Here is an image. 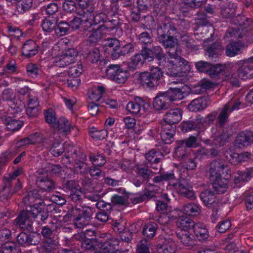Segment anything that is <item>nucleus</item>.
<instances>
[{
	"label": "nucleus",
	"instance_id": "6e6552de",
	"mask_svg": "<svg viewBox=\"0 0 253 253\" xmlns=\"http://www.w3.org/2000/svg\"><path fill=\"white\" fill-rule=\"evenodd\" d=\"M39 175L37 176L36 184L41 190L45 192H50L55 189L54 182L48 176L46 172L43 170H39L37 172Z\"/></svg>",
	"mask_w": 253,
	"mask_h": 253
},
{
	"label": "nucleus",
	"instance_id": "6ab92c4d",
	"mask_svg": "<svg viewBox=\"0 0 253 253\" xmlns=\"http://www.w3.org/2000/svg\"><path fill=\"white\" fill-rule=\"evenodd\" d=\"M73 218L75 226L78 228H83L86 225H87L90 219L86 218L85 217L81 216L80 214L78 213L77 215L74 214V212L70 211L68 213L64 216V219L66 220H69L70 218Z\"/></svg>",
	"mask_w": 253,
	"mask_h": 253
},
{
	"label": "nucleus",
	"instance_id": "f8f14e48",
	"mask_svg": "<svg viewBox=\"0 0 253 253\" xmlns=\"http://www.w3.org/2000/svg\"><path fill=\"white\" fill-rule=\"evenodd\" d=\"M1 98L3 101H9V112L11 114H18L21 111V108L19 105L15 104L13 99L15 98L13 90L9 88L4 89L1 93Z\"/></svg>",
	"mask_w": 253,
	"mask_h": 253
},
{
	"label": "nucleus",
	"instance_id": "3c124183",
	"mask_svg": "<svg viewBox=\"0 0 253 253\" xmlns=\"http://www.w3.org/2000/svg\"><path fill=\"white\" fill-rule=\"evenodd\" d=\"M176 146L174 150V156L179 159H184L186 157L187 147L184 145L183 140L176 141Z\"/></svg>",
	"mask_w": 253,
	"mask_h": 253
},
{
	"label": "nucleus",
	"instance_id": "58836bf2",
	"mask_svg": "<svg viewBox=\"0 0 253 253\" xmlns=\"http://www.w3.org/2000/svg\"><path fill=\"white\" fill-rule=\"evenodd\" d=\"M168 98L169 102L181 100L183 98V91L180 87L170 88L167 91L164 92Z\"/></svg>",
	"mask_w": 253,
	"mask_h": 253
},
{
	"label": "nucleus",
	"instance_id": "bf43d9fd",
	"mask_svg": "<svg viewBox=\"0 0 253 253\" xmlns=\"http://www.w3.org/2000/svg\"><path fill=\"white\" fill-rule=\"evenodd\" d=\"M70 27L74 29L81 28L83 31H88L87 26L85 25L81 17L74 16L70 21Z\"/></svg>",
	"mask_w": 253,
	"mask_h": 253
},
{
	"label": "nucleus",
	"instance_id": "20e7f679",
	"mask_svg": "<svg viewBox=\"0 0 253 253\" xmlns=\"http://www.w3.org/2000/svg\"><path fill=\"white\" fill-rule=\"evenodd\" d=\"M178 29L173 21L165 18L159 24L157 28L158 37L177 36Z\"/></svg>",
	"mask_w": 253,
	"mask_h": 253
},
{
	"label": "nucleus",
	"instance_id": "412c9836",
	"mask_svg": "<svg viewBox=\"0 0 253 253\" xmlns=\"http://www.w3.org/2000/svg\"><path fill=\"white\" fill-rule=\"evenodd\" d=\"M253 143V133L250 131L239 133L235 141V145L239 148L245 147Z\"/></svg>",
	"mask_w": 253,
	"mask_h": 253
},
{
	"label": "nucleus",
	"instance_id": "49530a36",
	"mask_svg": "<svg viewBox=\"0 0 253 253\" xmlns=\"http://www.w3.org/2000/svg\"><path fill=\"white\" fill-rule=\"evenodd\" d=\"M119 241L116 238H112L105 242L101 247L107 253H114L118 250Z\"/></svg>",
	"mask_w": 253,
	"mask_h": 253
},
{
	"label": "nucleus",
	"instance_id": "c9c22d12",
	"mask_svg": "<svg viewBox=\"0 0 253 253\" xmlns=\"http://www.w3.org/2000/svg\"><path fill=\"white\" fill-rule=\"evenodd\" d=\"M58 227V223L57 221L55 222L51 221L49 223L48 225L43 226L42 228L41 232L42 236L47 239L48 238H54L52 236L54 234L55 232L57 231Z\"/></svg>",
	"mask_w": 253,
	"mask_h": 253
},
{
	"label": "nucleus",
	"instance_id": "69168bd1",
	"mask_svg": "<svg viewBox=\"0 0 253 253\" xmlns=\"http://www.w3.org/2000/svg\"><path fill=\"white\" fill-rule=\"evenodd\" d=\"M45 121L48 124L54 127V124L56 123V114L54 110L51 108L44 111Z\"/></svg>",
	"mask_w": 253,
	"mask_h": 253
},
{
	"label": "nucleus",
	"instance_id": "2eb2a0df",
	"mask_svg": "<svg viewBox=\"0 0 253 253\" xmlns=\"http://www.w3.org/2000/svg\"><path fill=\"white\" fill-rule=\"evenodd\" d=\"M210 103L207 97H201L193 100L187 106L188 109L191 112H200L207 108Z\"/></svg>",
	"mask_w": 253,
	"mask_h": 253
},
{
	"label": "nucleus",
	"instance_id": "423d86ee",
	"mask_svg": "<svg viewBox=\"0 0 253 253\" xmlns=\"http://www.w3.org/2000/svg\"><path fill=\"white\" fill-rule=\"evenodd\" d=\"M78 55V51L75 48H70L62 54L56 57L53 61L54 66L63 68L73 63Z\"/></svg>",
	"mask_w": 253,
	"mask_h": 253
},
{
	"label": "nucleus",
	"instance_id": "a18cd8bd",
	"mask_svg": "<svg viewBox=\"0 0 253 253\" xmlns=\"http://www.w3.org/2000/svg\"><path fill=\"white\" fill-rule=\"evenodd\" d=\"M38 197V191L34 189L28 192L26 195L23 198V201L26 206L29 207V210H32L35 208L33 204Z\"/></svg>",
	"mask_w": 253,
	"mask_h": 253
},
{
	"label": "nucleus",
	"instance_id": "aec40b11",
	"mask_svg": "<svg viewBox=\"0 0 253 253\" xmlns=\"http://www.w3.org/2000/svg\"><path fill=\"white\" fill-rule=\"evenodd\" d=\"M182 111L179 108L170 109L164 116V122L173 126L181 121Z\"/></svg>",
	"mask_w": 253,
	"mask_h": 253
},
{
	"label": "nucleus",
	"instance_id": "7ed1b4c3",
	"mask_svg": "<svg viewBox=\"0 0 253 253\" xmlns=\"http://www.w3.org/2000/svg\"><path fill=\"white\" fill-rule=\"evenodd\" d=\"M235 66L239 78L246 80L253 77V57L238 61Z\"/></svg>",
	"mask_w": 253,
	"mask_h": 253
},
{
	"label": "nucleus",
	"instance_id": "338daca9",
	"mask_svg": "<svg viewBox=\"0 0 253 253\" xmlns=\"http://www.w3.org/2000/svg\"><path fill=\"white\" fill-rule=\"evenodd\" d=\"M31 211L32 212V217H33V219L37 218L38 221H39L40 220L41 221L44 222L48 217V213L47 211H39L36 208H34V209Z\"/></svg>",
	"mask_w": 253,
	"mask_h": 253
},
{
	"label": "nucleus",
	"instance_id": "2f4dec72",
	"mask_svg": "<svg viewBox=\"0 0 253 253\" xmlns=\"http://www.w3.org/2000/svg\"><path fill=\"white\" fill-rule=\"evenodd\" d=\"M253 177V169H247L244 171H238L234 176V181L236 184L241 182L248 181Z\"/></svg>",
	"mask_w": 253,
	"mask_h": 253
},
{
	"label": "nucleus",
	"instance_id": "c756f323",
	"mask_svg": "<svg viewBox=\"0 0 253 253\" xmlns=\"http://www.w3.org/2000/svg\"><path fill=\"white\" fill-rule=\"evenodd\" d=\"M58 242L56 239L48 238L42 243V250L43 253H55L58 247Z\"/></svg>",
	"mask_w": 253,
	"mask_h": 253
},
{
	"label": "nucleus",
	"instance_id": "864d4df0",
	"mask_svg": "<svg viewBox=\"0 0 253 253\" xmlns=\"http://www.w3.org/2000/svg\"><path fill=\"white\" fill-rule=\"evenodd\" d=\"M88 61L92 63L97 62L100 57V52L97 48H92L88 52H84L83 54Z\"/></svg>",
	"mask_w": 253,
	"mask_h": 253
},
{
	"label": "nucleus",
	"instance_id": "4d7b16f0",
	"mask_svg": "<svg viewBox=\"0 0 253 253\" xmlns=\"http://www.w3.org/2000/svg\"><path fill=\"white\" fill-rule=\"evenodd\" d=\"M105 90V87L102 85L94 86L90 98L93 101H98L102 98Z\"/></svg>",
	"mask_w": 253,
	"mask_h": 253
},
{
	"label": "nucleus",
	"instance_id": "bb28decb",
	"mask_svg": "<svg viewBox=\"0 0 253 253\" xmlns=\"http://www.w3.org/2000/svg\"><path fill=\"white\" fill-rule=\"evenodd\" d=\"M94 10V6H90L87 9L83 10L82 11L79 12V15L81 17L85 25L87 26L88 30L92 26Z\"/></svg>",
	"mask_w": 253,
	"mask_h": 253
},
{
	"label": "nucleus",
	"instance_id": "e433bc0d",
	"mask_svg": "<svg viewBox=\"0 0 253 253\" xmlns=\"http://www.w3.org/2000/svg\"><path fill=\"white\" fill-rule=\"evenodd\" d=\"M230 113L228 111V106H224L217 118V124L221 128H226L225 127L228 122V117Z\"/></svg>",
	"mask_w": 253,
	"mask_h": 253
},
{
	"label": "nucleus",
	"instance_id": "c03bdc74",
	"mask_svg": "<svg viewBox=\"0 0 253 253\" xmlns=\"http://www.w3.org/2000/svg\"><path fill=\"white\" fill-rule=\"evenodd\" d=\"M236 9L237 6L235 4L229 3L227 6L221 8V14L225 18H233L236 15Z\"/></svg>",
	"mask_w": 253,
	"mask_h": 253
},
{
	"label": "nucleus",
	"instance_id": "dca6fc26",
	"mask_svg": "<svg viewBox=\"0 0 253 253\" xmlns=\"http://www.w3.org/2000/svg\"><path fill=\"white\" fill-rule=\"evenodd\" d=\"M233 130L231 127L224 128L221 134L215 136L212 140V145L220 147L228 142L229 138L233 134Z\"/></svg>",
	"mask_w": 253,
	"mask_h": 253
},
{
	"label": "nucleus",
	"instance_id": "680f3d73",
	"mask_svg": "<svg viewBox=\"0 0 253 253\" xmlns=\"http://www.w3.org/2000/svg\"><path fill=\"white\" fill-rule=\"evenodd\" d=\"M145 59L142 55L141 53L136 54L132 58L131 61L128 64L129 69L132 70L135 69L137 66H142Z\"/></svg>",
	"mask_w": 253,
	"mask_h": 253
},
{
	"label": "nucleus",
	"instance_id": "7c9ffc66",
	"mask_svg": "<svg viewBox=\"0 0 253 253\" xmlns=\"http://www.w3.org/2000/svg\"><path fill=\"white\" fill-rule=\"evenodd\" d=\"M94 209L89 206L84 205L83 206H75L72 208L71 211L74 212L75 215L79 213L81 216L85 217L91 219V216L94 212Z\"/></svg>",
	"mask_w": 253,
	"mask_h": 253
},
{
	"label": "nucleus",
	"instance_id": "e2e57ef3",
	"mask_svg": "<svg viewBox=\"0 0 253 253\" xmlns=\"http://www.w3.org/2000/svg\"><path fill=\"white\" fill-rule=\"evenodd\" d=\"M175 178L173 171L162 172L160 175L154 177L153 179L154 182L158 183L166 181H169Z\"/></svg>",
	"mask_w": 253,
	"mask_h": 253
},
{
	"label": "nucleus",
	"instance_id": "f03ea898",
	"mask_svg": "<svg viewBox=\"0 0 253 253\" xmlns=\"http://www.w3.org/2000/svg\"><path fill=\"white\" fill-rule=\"evenodd\" d=\"M170 57L168 63L165 67L166 69L167 74L169 76H180L183 68L187 65V62L181 57L177 52L167 51Z\"/></svg>",
	"mask_w": 253,
	"mask_h": 253
},
{
	"label": "nucleus",
	"instance_id": "a878e982",
	"mask_svg": "<svg viewBox=\"0 0 253 253\" xmlns=\"http://www.w3.org/2000/svg\"><path fill=\"white\" fill-rule=\"evenodd\" d=\"M212 182V188L216 194L224 193L228 188V181L222 179L221 177L211 178Z\"/></svg>",
	"mask_w": 253,
	"mask_h": 253
},
{
	"label": "nucleus",
	"instance_id": "5701e85b",
	"mask_svg": "<svg viewBox=\"0 0 253 253\" xmlns=\"http://www.w3.org/2000/svg\"><path fill=\"white\" fill-rule=\"evenodd\" d=\"M226 158L231 164L236 165L242 162L247 161L250 159L251 158V154L248 152L240 154L230 152L226 155Z\"/></svg>",
	"mask_w": 253,
	"mask_h": 253
},
{
	"label": "nucleus",
	"instance_id": "37998d69",
	"mask_svg": "<svg viewBox=\"0 0 253 253\" xmlns=\"http://www.w3.org/2000/svg\"><path fill=\"white\" fill-rule=\"evenodd\" d=\"M139 79L140 84L144 87L152 88L157 86V83L152 79L148 72L140 74Z\"/></svg>",
	"mask_w": 253,
	"mask_h": 253
},
{
	"label": "nucleus",
	"instance_id": "4c0bfd02",
	"mask_svg": "<svg viewBox=\"0 0 253 253\" xmlns=\"http://www.w3.org/2000/svg\"><path fill=\"white\" fill-rule=\"evenodd\" d=\"M134 51V46L132 43H129L123 46L118 51H115L111 53L112 59H117L121 56H125Z\"/></svg>",
	"mask_w": 253,
	"mask_h": 253
},
{
	"label": "nucleus",
	"instance_id": "8fccbe9b",
	"mask_svg": "<svg viewBox=\"0 0 253 253\" xmlns=\"http://www.w3.org/2000/svg\"><path fill=\"white\" fill-rule=\"evenodd\" d=\"M170 201L168 195L164 193L161 196L160 199L156 202V209L161 212H164L167 210L168 203Z\"/></svg>",
	"mask_w": 253,
	"mask_h": 253
},
{
	"label": "nucleus",
	"instance_id": "9b49d317",
	"mask_svg": "<svg viewBox=\"0 0 253 253\" xmlns=\"http://www.w3.org/2000/svg\"><path fill=\"white\" fill-rule=\"evenodd\" d=\"M53 128L64 135L69 134L72 131H78L76 126L72 125L68 119L63 117H60L54 124Z\"/></svg>",
	"mask_w": 253,
	"mask_h": 253
},
{
	"label": "nucleus",
	"instance_id": "13d9d810",
	"mask_svg": "<svg viewBox=\"0 0 253 253\" xmlns=\"http://www.w3.org/2000/svg\"><path fill=\"white\" fill-rule=\"evenodd\" d=\"M89 134L94 140H100L107 136L108 132L105 129L97 130L95 127H91L89 129Z\"/></svg>",
	"mask_w": 253,
	"mask_h": 253
},
{
	"label": "nucleus",
	"instance_id": "603ef678",
	"mask_svg": "<svg viewBox=\"0 0 253 253\" xmlns=\"http://www.w3.org/2000/svg\"><path fill=\"white\" fill-rule=\"evenodd\" d=\"M179 194L187 198L194 199V193L192 187L188 184L183 183H180L178 186Z\"/></svg>",
	"mask_w": 253,
	"mask_h": 253
},
{
	"label": "nucleus",
	"instance_id": "4468645a",
	"mask_svg": "<svg viewBox=\"0 0 253 253\" xmlns=\"http://www.w3.org/2000/svg\"><path fill=\"white\" fill-rule=\"evenodd\" d=\"M17 243L24 246L37 245L40 242L39 235H28L25 232L19 233L16 237Z\"/></svg>",
	"mask_w": 253,
	"mask_h": 253
},
{
	"label": "nucleus",
	"instance_id": "de8ad7c7",
	"mask_svg": "<svg viewBox=\"0 0 253 253\" xmlns=\"http://www.w3.org/2000/svg\"><path fill=\"white\" fill-rule=\"evenodd\" d=\"M157 228V223L154 222H149L143 227V235L148 238L147 240L151 239L154 237Z\"/></svg>",
	"mask_w": 253,
	"mask_h": 253
},
{
	"label": "nucleus",
	"instance_id": "4be33fe9",
	"mask_svg": "<svg viewBox=\"0 0 253 253\" xmlns=\"http://www.w3.org/2000/svg\"><path fill=\"white\" fill-rule=\"evenodd\" d=\"M245 47V43L241 41L231 42L226 46V55L228 57H234L241 53Z\"/></svg>",
	"mask_w": 253,
	"mask_h": 253
},
{
	"label": "nucleus",
	"instance_id": "0eeeda50",
	"mask_svg": "<svg viewBox=\"0 0 253 253\" xmlns=\"http://www.w3.org/2000/svg\"><path fill=\"white\" fill-rule=\"evenodd\" d=\"M114 27H108V24L99 26L96 29H92L86 34V41L89 43L95 44L103 38L106 31H110Z\"/></svg>",
	"mask_w": 253,
	"mask_h": 253
},
{
	"label": "nucleus",
	"instance_id": "b1692460",
	"mask_svg": "<svg viewBox=\"0 0 253 253\" xmlns=\"http://www.w3.org/2000/svg\"><path fill=\"white\" fill-rule=\"evenodd\" d=\"M22 51V54L26 57H31L38 52V45L34 41L29 40L24 43Z\"/></svg>",
	"mask_w": 253,
	"mask_h": 253
},
{
	"label": "nucleus",
	"instance_id": "79ce46f5",
	"mask_svg": "<svg viewBox=\"0 0 253 253\" xmlns=\"http://www.w3.org/2000/svg\"><path fill=\"white\" fill-rule=\"evenodd\" d=\"M177 238L186 246H191L194 244L195 237L188 232L179 231L176 233Z\"/></svg>",
	"mask_w": 253,
	"mask_h": 253
},
{
	"label": "nucleus",
	"instance_id": "5fc2aeb1",
	"mask_svg": "<svg viewBox=\"0 0 253 253\" xmlns=\"http://www.w3.org/2000/svg\"><path fill=\"white\" fill-rule=\"evenodd\" d=\"M67 145L65 147L59 141L54 143L50 149V153L54 157H59L67 150Z\"/></svg>",
	"mask_w": 253,
	"mask_h": 253
},
{
	"label": "nucleus",
	"instance_id": "f704fd0d",
	"mask_svg": "<svg viewBox=\"0 0 253 253\" xmlns=\"http://www.w3.org/2000/svg\"><path fill=\"white\" fill-rule=\"evenodd\" d=\"M1 119L6 125L7 129L10 131L18 130L23 125L22 121L13 119L10 117H3Z\"/></svg>",
	"mask_w": 253,
	"mask_h": 253
},
{
	"label": "nucleus",
	"instance_id": "473e14b6",
	"mask_svg": "<svg viewBox=\"0 0 253 253\" xmlns=\"http://www.w3.org/2000/svg\"><path fill=\"white\" fill-rule=\"evenodd\" d=\"M216 195L213 191L207 189L201 193L200 197L204 205L209 207L214 203Z\"/></svg>",
	"mask_w": 253,
	"mask_h": 253
},
{
	"label": "nucleus",
	"instance_id": "a19ab883",
	"mask_svg": "<svg viewBox=\"0 0 253 253\" xmlns=\"http://www.w3.org/2000/svg\"><path fill=\"white\" fill-rule=\"evenodd\" d=\"M196 223L188 217H180L177 222V227L183 232H188L190 229L194 230Z\"/></svg>",
	"mask_w": 253,
	"mask_h": 253
},
{
	"label": "nucleus",
	"instance_id": "a211bd4d",
	"mask_svg": "<svg viewBox=\"0 0 253 253\" xmlns=\"http://www.w3.org/2000/svg\"><path fill=\"white\" fill-rule=\"evenodd\" d=\"M158 253H175L176 246L175 242L170 238H164L162 243L157 245Z\"/></svg>",
	"mask_w": 253,
	"mask_h": 253
},
{
	"label": "nucleus",
	"instance_id": "774afa93",
	"mask_svg": "<svg viewBox=\"0 0 253 253\" xmlns=\"http://www.w3.org/2000/svg\"><path fill=\"white\" fill-rule=\"evenodd\" d=\"M149 245L150 243L147 239L141 240L137 245L136 253H150Z\"/></svg>",
	"mask_w": 253,
	"mask_h": 253
},
{
	"label": "nucleus",
	"instance_id": "6e6d98bb",
	"mask_svg": "<svg viewBox=\"0 0 253 253\" xmlns=\"http://www.w3.org/2000/svg\"><path fill=\"white\" fill-rule=\"evenodd\" d=\"M42 29L44 31L50 32L56 29L57 22L53 17L45 19L42 24Z\"/></svg>",
	"mask_w": 253,
	"mask_h": 253
},
{
	"label": "nucleus",
	"instance_id": "c85d7f7f",
	"mask_svg": "<svg viewBox=\"0 0 253 253\" xmlns=\"http://www.w3.org/2000/svg\"><path fill=\"white\" fill-rule=\"evenodd\" d=\"M193 230L197 238L201 242L207 241L209 237V230L203 223H196Z\"/></svg>",
	"mask_w": 253,
	"mask_h": 253
},
{
	"label": "nucleus",
	"instance_id": "09e8293b",
	"mask_svg": "<svg viewBox=\"0 0 253 253\" xmlns=\"http://www.w3.org/2000/svg\"><path fill=\"white\" fill-rule=\"evenodd\" d=\"M33 5L32 0H18L16 8L20 14H23L31 9Z\"/></svg>",
	"mask_w": 253,
	"mask_h": 253
},
{
	"label": "nucleus",
	"instance_id": "39448f33",
	"mask_svg": "<svg viewBox=\"0 0 253 253\" xmlns=\"http://www.w3.org/2000/svg\"><path fill=\"white\" fill-rule=\"evenodd\" d=\"M33 217H32V212L31 210H29L27 207L25 211H21L18 216L15 219V223L16 226L23 231H32L33 227Z\"/></svg>",
	"mask_w": 253,
	"mask_h": 253
},
{
	"label": "nucleus",
	"instance_id": "0e129e2a",
	"mask_svg": "<svg viewBox=\"0 0 253 253\" xmlns=\"http://www.w3.org/2000/svg\"><path fill=\"white\" fill-rule=\"evenodd\" d=\"M224 70V67L220 65H211V64L207 74L211 78H216Z\"/></svg>",
	"mask_w": 253,
	"mask_h": 253
},
{
	"label": "nucleus",
	"instance_id": "72a5a7b5",
	"mask_svg": "<svg viewBox=\"0 0 253 253\" xmlns=\"http://www.w3.org/2000/svg\"><path fill=\"white\" fill-rule=\"evenodd\" d=\"M181 210L184 214L188 216H197L201 211L200 206L193 203L184 205Z\"/></svg>",
	"mask_w": 253,
	"mask_h": 253
},
{
	"label": "nucleus",
	"instance_id": "9d476101",
	"mask_svg": "<svg viewBox=\"0 0 253 253\" xmlns=\"http://www.w3.org/2000/svg\"><path fill=\"white\" fill-rule=\"evenodd\" d=\"M229 168L223 160H217L212 161L210 164V178H215L221 176V173L224 171L228 173Z\"/></svg>",
	"mask_w": 253,
	"mask_h": 253
},
{
	"label": "nucleus",
	"instance_id": "f257e3e1",
	"mask_svg": "<svg viewBox=\"0 0 253 253\" xmlns=\"http://www.w3.org/2000/svg\"><path fill=\"white\" fill-rule=\"evenodd\" d=\"M21 173L22 170L18 169L4 175L3 186L1 192V195L4 198L7 199L22 188V184L18 177Z\"/></svg>",
	"mask_w": 253,
	"mask_h": 253
},
{
	"label": "nucleus",
	"instance_id": "f3484780",
	"mask_svg": "<svg viewBox=\"0 0 253 253\" xmlns=\"http://www.w3.org/2000/svg\"><path fill=\"white\" fill-rule=\"evenodd\" d=\"M195 34L203 41L204 46L206 47L207 46L206 43L211 41L214 33L211 27L202 25L198 27Z\"/></svg>",
	"mask_w": 253,
	"mask_h": 253
},
{
	"label": "nucleus",
	"instance_id": "ddd939ff",
	"mask_svg": "<svg viewBox=\"0 0 253 253\" xmlns=\"http://www.w3.org/2000/svg\"><path fill=\"white\" fill-rule=\"evenodd\" d=\"M146 102L140 98L129 102L126 106V110L130 114L141 116L145 112Z\"/></svg>",
	"mask_w": 253,
	"mask_h": 253
},
{
	"label": "nucleus",
	"instance_id": "393cba45",
	"mask_svg": "<svg viewBox=\"0 0 253 253\" xmlns=\"http://www.w3.org/2000/svg\"><path fill=\"white\" fill-rule=\"evenodd\" d=\"M153 105L156 110H166L169 107L170 102L164 92L155 97L153 102Z\"/></svg>",
	"mask_w": 253,
	"mask_h": 253
},
{
	"label": "nucleus",
	"instance_id": "cd10ccee",
	"mask_svg": "<svg viewBox=\"0 0 253 253\" xmlns=\"http://www.w3.org/2000/svg\"><path fill=\"white\" fill-rule=\"evenodd\" d=\"M205 49L206 54L208 55L209 59L213 61H216L218 58L219 52L222 49V47L219 42H214L207 45Z\"/></svg>",
	"mask_w": 253,
	"mask_h": 253
},
{
	"label": "nucleus",
	"instance_id": "052dcab7",
	"mask_svg": "<svg viewBox=\"0 0 253 253\" xmlns=\"http://www.w3.org/2000/svg\"><path fill=\"white\" fill-rule=\"evenodd\" d=\"M57 28L55 29V33L59 36H62L66 35L70 29V25L69 22L65 21H61L57 25Z\"/></svg>",
	"mask_w": 253,
	"mask_h": 253
},
{
	"label": "nucleus",
	"instance_id": "ea45409f",
	"mask_svg": "<svg viewBox=\"0 0 253 253\" xmlns=\"http://www.w3.org/2000/svg\"><path fill=\"white\" fill-rule=\"evenodd\" d=\"M135 168H136V172L138 175L144 181L148 182L153 176V172L151 169L147 168L142 167V165L141 164H135Z\"/></svg>",
	"mask_w": 253,
	"mask_h": 253
},
{
	"label": "nucleus",
	"instance_id": "1a4fd4ad",
	"mask_svg": "<svg viewBox=\"0 0 253 253\" xmlns=\"http://www.w3.org/2000/svg\"><path fill=\"white\" fill-rule=\"evenodd\" d=\"M177 36L170 35L158 37L157 38L159 42L163 45L165 48L168 49L167 51L177 52L178 55L180 54L181 50L178 47Z\"/></svg>",
	"mask_w": 253,
	"mask_h": 253
}]
</instances>
